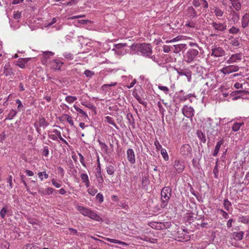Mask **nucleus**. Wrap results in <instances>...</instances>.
I'll use <instances>...</instances> for the list:
<instances>
[{
	"label": "nucleus",
	"mask_w": 249,
	"mask_h": 249,
	"mask_svg": "<svg viewBox=\"0 0 249 249\" xmlns=\"http://www.w3.org/2000/svg\"><path fill=\"white\" fill-rule=\"evenodd\" d=\"M76 209L82 215L89 217V218L96 221H102V218L96 213V212L91 209L82 206H77Z\"/></svg>",
	"instance_id": "1"
},
{
	"label": "nucleus",
	"mask_w": 249,
	"mask_h": 249,
	"mask_svg": "<svg viewBox=\"0 0 249 249\" xmlns=\"http://www.w3.org/2000/svg\"><path fill=\"white\" fill-rule=\"evenodd\" d=\"M135 49L139 54L146 57H150L152 54V48L149 44H137L135 46Z\"/></svg>",
	"instance_id": "2"
},
{
	"label": "nucleus",
	"mask_w": 249,
	"mask_h": 249,
	"mask_svg": "<svg viewBox=\"0 0 249 249\" xmlns=\"http://www.w3.org/2000/svg\"><path fill=\"white\" fill-rule=\"evenodd\" d=\"M219 124V122L216 120H212L209 118L207 120L205 126L204 127V129L212 135L213 132L217 130V126Z\"/></svg>",
	"instance_id": "3"
},
{
	"label": "nucleus",
	"mask_w": 249,
	"mask_h": 249,
	"mask_svg": "<svg viewBox=\"0 0 249 249\" xmlns=\"http://www.w3.org/2000/svg\"><path fill=\"white\" fill-rule=\"evenodd\" d=\"M171 196V189L170 187H165L162 189L161 191V208H164L167 206Z\"/></svg>",
	"instance_id": "4"
},
{
	"label": "nucleus",
	"mask_w": 249,
	"mask_h": 249,
	"mask_svg": "<svg viewBox=\"0 0 249 249\" xmlns=\"http://www.w3.org/2000/svg\"><path fill=\"white\" fill-rule=\"evenodd\" d=\"M199 52L197 50L191 49L188 50L184 55V60L187 63H192L196 59Z\"/></svg>",
	"instance_id": "5"
},
{
	"label": "nucleus",
	"mask_w": 249,
	"mask_h": 249,
	"mask_svg": "<svg viewBox=\"0 0 249 249\" xmlns=\"http://www.w3.org/2000/svg\"><path fill=\"white\" fill-rule=\"evenodd\" d=\"M49 138L56 142H59L58 139L64 143L68 145V142L61 136V132L57 129L52 130L48 135Z\"/></svg>",
	"instance_id": "6"
},
{
	"label": "nucleus",
	"mask_w": 249,
	"mask_h": 249,
	"mask_svg": "<svg viewBox=\"0 0 249 249\" xmlns=\"http://www.w3.org/2000/svg\"><path fill=\"white\" fill-rule=\"evenodd\" d=\"M151 228L156 230H164L169 228L171 226L170 222H152L150 223Z\"/></svg>",
	"instance_id": "7"
},
{
	"label": "nucleus",
	"mask_w": 249,
	"mask_h": 249,
	"mask_svg": "<svg viewBox=\"0 0 249 249\" xmlns=\"http://www.w3.org/2000/svg\"><path fill=\"white\" fill-rule=\"evenodd\" d=\"M239 70V67L237 65H229L224 67L220 70V71L224 75H228L231 73L236 72Z\"/></svg>",
	"instance_id": "8"
},
{
	"label": "nucleus",
	"mask_w": 249,
	"mask_h": 249,
	"mask_svg": "<svg viewBox=\"0 0 249 249\" xmlns=\"http://www.w3.org/2000/svg\"><path fill=\"white\" fill-rule=\"evenodd\" d=\"M126 44L124 43H120L115 44L112 51L118 55H123L126 53V50L124 49Z\"/></svg>",
	"instance_id": "9"
},
{
	"label": "nucleus",
	"mask_w": 249,
	"mask_h": 249,
	"mask_svg": "<svg viewBox=\"0 0 249 249\" xmlns=\"http://www.w3.org/2000/svg\"><path fill=\"white\" fill-rule=\"evenodd\" d=\"M183 115L187 118L193 117L195 113L194 108L191 106H184L182 109Z\"/></svg>",
	"instance_id": "10"
},
{
	"label": "nucleus",
	"mask_w": 249,
	"mask_h": 249,
	"mask_svg": "<svg viewBox=\"0 0 249 249\" xmlns=\"http://www.w3.org/2000/svg\"><path fill=\"white\" fill-rule=\"evenodd\" d=\"M242 58V54L241 53H237L232 54L227 60L226 63L228 64L237 63L240 61Z\"/></svg>",
	"instance_id": "11"
},
{
	"label": "nucleus",
	"mask_w": 249,
	"mask_h": 249,
	"mask_svg": "<svg viewBox=\"0 0 249 249\" xmlns=\"http://www.w3.org/2000/svg\"><path fill=\"white\" fill-rule=\"evenodd\" d=\"M225 53L224 50L220 47H215L212 49V55L218 57L222 56Z\"/></svg>",
	"instance_id": "12"
},
{
	"label": "nucleus",
	"mask_w": 249,
	"mask_h": 249,
	"mask_svg": "<svg viewBox=\"0 0 249 249\" xmlns=\"http://www.w3.org/2000/svg\"><path fill=\"white\" fill-rule=\"evenodd\" d=\"M212 26L215 30L218 31L223 32L227 29V25L224 23H217L213 22Z\"/></svg>",
	"instance_id": "13"
},
{
	"label": "nucleus",
	"mask_w": 249,
	"mask_h": 249,
	"mask_svg": "<svg viewBox=\"0 0 249 249\" xmlns=\"http://www.w3.org/2000/svg\"><path fill=\"white\" fill-rule=\"evenodd\" d=\"M191 152L192 148L189 144H184L181 147L180 153L182 156H188Z\"/></svg>",
	"instance_id": "14"
},
{
	"label": "nucleus",
	"mask_w": 249,
	"mask_h": 249,
	"mask_svg": "<svg viewBox=\"0 0 249 249\" xmlns=\"http://www.w3.org/2000/svg\"><path fill=\"white\" fill-rule=\"evenodd\" d=\"M55 191L54 189L51 187L47 188H40L38 190V193L42 196L50 195L53 193Z\"/></svg>",
	"instance_id": "15"
},
{
	"label": "nucleus",
	"mask_w": 249,
	"mask_h": 249,
	"mask_svg": "<svg viewBox=\"0 0 249 249\" xmlns=\"http://www.w3.org/2000/svg\"><path fill=\"white\" fill-rule=\"evenodd\" d=\"M249 26V13H245L241 19V26L245 28Z\"/></svg>",
	"instance_id": "16"
},
{
	"label": "nucleus",
	"mask_w": 249,
	"mask_h": 249,
	"mask_svg": "<svg viewBox=\"0 0 249 249\" xmlns=\"http://www.w3.org/2000/svg\"><path fill=\"white\" fill-rule=\"evenodd\" d=\"M30 59V58H20L16 62V65L21 69H24L25 68L26 64Z\"/></svg>",
	"instance_id": "17"
},
{
	"label": "nucleus",
	"mask_w": 249,
	"mask_h": 249,
	"mask_svg": "<svg viewBox=\"0 0 249 249\" xmlns=\"http://www.w3.org/2000/svg\"><path fill=\"white\" fill-rule=\"evenodd\" d=\"M178 73L180 76H185L188 82H191L192 78V72L188 70H179L178 71Z\"/></svg>",
	"instance_id": "18"
},
{
	"label": "nucleus",
	"mask_w": 249,
	"mask_h": 249,
	"mask_svg": "<svg viewBox=\"0 0 249 249\" xmlns=\"http://www.w3.org/2000/svg\"><path fill=\"white\" fill-rule=\"evenodd\" d=\"M186 15L187 17L193 18L196 17L197 14L195 9L192 6H190L187 8Z\"/></svg>",
	"instance_id": "19"
},
{
	"label": "nucleus",
	"mask_w": 249,
	"mask_h": 249,
	"mask_svg": "<svg viewBox=\"0 0 249 249\" xmlns=\"http://www.w3.org/2000/svg\"><path fill=\"white\" fill-rule=\"evenodd\" d=\"M174 53H178L181 51L186 49V45L185 44H180L174 45L172 47Z\"/></svg>",
	"instance_id": "20"
},
{
	"label": "nucleus",
	"mask_w": 249,
	"mask_h": 249,
	"mask_svg": "<svg viewBox=\"0 0 249 249\" xmlns=\"http://www.w3.org/2000/svg\"><path fill=\"white\" fill-rule=\"evenodd\" d=\"M4 73L6 76H10L13 74V70L9 63H6L4 66Z\"/></svg>",
	"instance_id": "21"
},
{
	"label": "nucleus",
	"mask_w": 249,
	"mask_h": 249,
	"mask_svg": "<svg viewBox=\"0 0 249 249\" xmlns=\"http://www.w3.org/2000/svg\"><path fill=\"white\" fill-rule=\"evenodd\" d=\"M63 62L58 60H54L51 62V67L54 70H60L63 65Z\"/></svg>",
	"instance_id": "22"
},
{
	"label": "nucleus",
	"mask_w": 249,
	"mask_h": 249,
	"mask_svg": "<svg viewBox=\"0 0 249 249\" xmlns=\"http://www.w3.org/2000/svg\"><path fill=\"white\" fill-rule=\"evenodd\" d=\"M244 234V232L243 231L234 232L232 234V237L234 239L240 241L242 239Z\"/></svg>",
	"instance_id": "23"
},
{
	"label": "nucleus",
	"mask_w": 249,
	"mask_h": 249,
	"mask_svg": "<svg viewBox=\"0 0 249 249\" xmlns=\"http://www.w3.org/2000/svg\"><path fill=\"white\" fill-rule=\"evenodd\" d=\"M232 6L236 11H238L241 9V4L239 0H229Z\"/></svg>",
	"instance_id": "24"
},
{
	"label": "nucleus",
	"mask_w": 249,
	"mask_h": 249,
	"mask_svg": "<svg viewBox=\"0 0 249 249\" xmlns=\"http://www.w3.org/2000/svg\"><path fill=\"white\" fill-rule=\"evenodd\" d=\"M97 142H99L101 151L103 153L106 154L107 153L108 146L103 142L101 140L98 139Z\"/></svg>",
	"instance_id": "25"
},
{
	"label": "nucleus",
	"mask_w": 249,
	"mask_h": 249,
	"mask_svg": "<svg viewBox=\"0 0 249 249\" xmlns=\"http://www.w3.org/2000/svg\"><path fill=\"white\" fill-rule=\"evenodd\" d=\"M174 167L176 168L177 171L178 173L182 172L184 167L182 162L178 160L175 161Z\"/></svg>",
	"instance_id": "26"
},
{
	"label": "nucleus",
	"mask_w": 249,
	"mask_h": 249,
	"mask_svg": "<svg viewBox=\"0 0 249 249\" xmlns=\"http://www.w3.org/2000/svg\"><path fill=\"white\" fill-rule=\"evenodd\" d=\"M223 143L224 140L222 139L220 140L217 142L215 149L213 153V156H216L217 155L221 146L223 144Z\"/></svg>",
	"instance_id": "27"
},
{
	"label": "nucleus",
	"mask_w": 249,
	"mask_h": 249,
	"mask_svg": "<svg viewBox=\"0 0 249 249\" xmlns=\"http://www.w3.org/2000/svg\"><path fill=\"white\" fill-rule=\"evenodd\" d=\"M80 177L83 182L85 184L86 187H89V181L87 174L85 173H82L81 174Z\"/></svg>",
	"instance_id": "28"
},
{
	"label": "nucleus",
	"mask_w": 249,
	"mask_h": 249,
	"mask_svg": "<svg viewBox=\"0 0 249 249\" xmlns=\"http://www.w3.org/2000/svg\"><path fill=\"white\" fill-rule=\"evenodd\" d=\"M231 15L232 16L231 20L234 23L237 22L239 19V14L234 11H232Z\"/></svg>",
	"instance_id": "29"
},
{
	"label": "nucleus",
	"mask_w": 249,
	"mask_h": 249,
	"mask_svg": "<svg viewBox=\"0 0 249 249\" xmlns=\"http://www.w3.org/2000/svg\"><path fill=\"white\" fill-rule=\"evenodd\" d=\"M62 117L64 120L67 121L71 126H73L74 125L72 117L71 116L67 114H64L62 115Z\"/></svg>",
	"instance_id": "30"
},
{
	"label": "nucleus",
	"mask_w": 249,
	"mask_h": 249,
	"mask_svg": "<svg viewBox=\"0 0 249 249\" xmlns=\"http://www.w3.org/2000/svg\"><path fill=\"white\" fill-rule=\"evenodd\" d=\"M213 13L217 18L222 17L224 14V12L217 7L213 8Z\"/></svg>",
	"instance_id": "31"
},
{
	"label": "nucleus",
	"mask_w": 249,
	"mask_h": 249,
	"mask_svg": "<svg viewBox=\"0 0 249 249\" xmlns=\"http://www.w3.org/2000/svg\"><path fill=\"white\" fill-rule=\"evenodd\" d=\"M233 38L231 41L230 44L234 47H239L240 41L238 38H233L232 36H231L229 39Z\"/></svg>",
	"instance_id": "32"
},
{
	"label": "nucleus",
	"mask_w": 249,
	"mask_h": 249,
	"mask_svg": "<svg viewBox=\"0 0 249 249\" xmlns=\"http://www.w3.org/2000/svg\"><path fill=\"white\" fill-rule=\"evenodd\" d=\"M73 107L77 112H78L80 114H81L82 116L83 117H84L85 119L88 118L87 114L82 109H81L76 105H74Z\"/></svg>",
	"instance_id": "33"
},
{
	"label": "nucleus",
	"mask_w": 249,
	"mask_h": 249,
	"mask_svg": "<svg viewBox=\"0 0 249 249\" xmlns=\"http://www.w3.org/2000/svg\"><path fill=\"white\" fill-rule=\"evenodd\" d=\"M196 134L197 137L201 142L203 143H205L206 142V140L205 135L201 131H197Z\"/></svg>",
	"instance_id": "34"
},
{
	"label": "nucleus",
	"mask_w": 249,
	"mask_h": 249,
	"mask_svg": "<svg viewBox=\"0 0 249 249\" xmlns=\"http://www.w3.org/2000/svg\"><path fill=\"white\" fill-rule=\"evenodd\" d=\"M244 124L243 122L242 123H235L232 126V130L234 132H236L240 129L241 126Z\"/></svg>",
	"instance_id": "35"
},
{
	"label": "nucleus",
	"mask_w": 249,
	"mask_h": 249,
	"mask_svg": "<svg viewBox=\"0 0 249 249\" xmlns=\"http://www.w3.org/2000/svg\"><path fill=\"white\" fill-rule=\"evenodd\" d=\"M117 85L116 82H111L109 84H104L102 86V89L103 90L107 91L109 88L111 87L115 86Z\"/></svg>",
	"instance_id": "36"
},
{
	"label": "nucleus",
	"mask_w": 249,
	"mask_h": 249,
	"mask_svg": "<svg viewBox=\"0 0 249 249\" xmlns=\"http://www.w3.org/2000/svg\"><path fill=\"white\" fill-rule=\"evenodd\" d=\"M10 244L5 240H2L0 242V249H9Z\"/></svg>",
	"instance_id": "37"
},
{
	"label": "nucleus",
	"mask_w": 249,
	"mask_h": 249,
	"mask_svg": "<svg viewBox=\"0 0 249 249\" xmlns=\"http://www.w3.org/2000/svg\"><path fill=\"white\" fill-rule=\"evenodd\" d=\"M17 114V111L14 109H12L10 111L9 113L6 117V119L11 120Z\"/></svg>",
	"instance_id": "38"
},
{
	"label": "nucleus",
	"mask_w": 249,
	"mask_h": 249,
	"mask_svg": "<svg viewBox=\"0 0 249 249\" xmlns=\"http://www.w3.org/2000/svg\"><path fill=\"white\" fill-rule=\"evenodd\" d=\"M228 32L231 34H237L240 32V29L235 26H232L229 29Z\"/></svg>",
	"instance_id": "39"
},
{
	"label": "nucleus",
	"mask_w": 249,
	"mask_h": 249,
	"mask_svg": "<svg viewBox=\"0 0 249 249\" xmlns=\"http://www.w3.org/2000/svg\"><path fill=\"white\" fill-rule=\"evenodd\" d=\"M77 99V98L76 96H67L65 98V101L69 104L73 103Z\"/></svg>",
	"instance_id": "40"
},
{
	"label": "nucleus",
	"mask_w": 249,
	"mask_h": 249,
	"mask_svg": "<svg viewBox=\"0 0 249 249\" xmlns=\"http://www.w3.org/2000/svg\"><path fill=\"white\" fill-rule=\"evenodd\" d=\"M195 96L192 94H188L186 96H184L181 99L182 101H185L187 100H189L190 102H192L193 101V98H195Z\"/></svg>",
	"instance_id": "41"
},
{
	"label": "nucleus",
	"mask_w": 249,
	"mask_h": 249,
	"mask_svg": "<svg viewBox=\"0 0 249 249\" xmlns=\"http://www.w3.org/2000/svg\"><path fill=\"white\" fill-rule=\"evenodd\" d=\"M8 212L7 206H4L0 211V216L1 218H4Z\"/></svg>",
	"instance_id": "42"
},
{
	"label": "nucleus",
	"mask_w": 249,
	"mask_h": 249,
	"mask_svg": "<svg viewBox=\"0 0 249 249\" xmlns=\"http://www.w3.org/2000/svg\"><path fill=\"white\" fill-rule=\"evenodd\" d=\"M224 207L225 209L228 212L230 211V209L231 208V203L228 200V199H225L224 201Z\"/></svg>",
	"instance_id": "43"
},
{
	"label": "nucleus",
	"mask_w": 249,
	"mask_h": 249,
	"mask_svg": "<svg viewBox=\"0 0 249 249\" xmlns=\"http://www.w3.org/2000/svg\"><path fill=\"white\" fill-rule=\"evenodd\" d=\"M96 178L98 181V182L99 183H102L104 180H103V178H102V175H101V171L100 170H99V171L98 170L96 173Z\"/></svg>",
	"instance_id": "44"
},
{
	"label": "nucleus",
	"mask_w": 249,
	"mask_h": 249,
	"mask_svg": "<svg viewBox=\"0 0 249 249\" xmlns=\"http://www.w3.org/2000/svg\"><path fill=\"white\" fill-rule=\"evenodd\" d=\"M105 121L106 122L108 123V124L113 125L115 127H116V128L117 127L116 124L114 122V120L113 119V118H111L110 117H109V116L106 117H105Z\"/></svg>",
	"instance_id": "45"
},
{
	"label": "nucleus",
	"mask_w": 249,
	"mask_h": 249,
	"mask_svg": "<svg viewBox=\"0 0 249 249\" xmlns=\"http://www.w3.org/2000/svg\"><path fill=\"white\" fill-rule=\"evenodd\" d=\"M182 39H183V36H178L170 40H167L166 41V43L175 42H177V41H178L179 40H182Z\"/></svg>",
	"instance_id": "46"
},
{
	"label": "nucleus",
	"mask_w": 249,
	"mask_h": 249,
	"mask_svg": "<svg viewBox=\"0 0 249 249\" xmlns=\"http://www.w3.org/2000/svg\"><path fill=\"white\" fill-rule=\"evenodd\" d=\"M38 175L41 180H43V178L46 179L48 178V175L45 172H39Z\"/></svg>",
	"instance_id": "47"
},
{
	"label": "nucleus",
	"mask_w": 249,
	"mask_h": 249,
	"mask_svg": "<svg viewBox=\"0 0 249 249\" xmlns=\"http://www.w3.org/2000/svg\"><path fill=\"white\" fill-rule=\"evenodd\" d=\"M24 249H40L37 246L33 244H27L24 247Z\"/></svg>",
	"instance_id": "48"
},
{
	"label": "nucleus",
	"mask_w": 249,
	"mask_h": 249,
	"mask_svg": "<svg viewBox=\"0 0 249 249\" xmlns=\"http://www.w3.org/2000/svg\"><path fill=\"white\" fill-rule=\"evenodd\" d=\"M158 88L159 89L163 91L165 93L167 94L169 91V89L167 87L159 85Z\"/></svg>",
	"instance_id": "49"
},
{
	"label": "nucleus",
	"mask_w": 249,
	"mask_h": 249,
	"mask_svg": "<svg viewBox=\"0 0 249 249\" xmlns=\"http://www.w3.org/2000/svg\"><path fill=\"white\" fill-rule=\"evenodd\" d=\"M196 25V22L193 21H188L185 24V26L190 28H195Z\"/></svg>",
	"instance_id": "50"
},
{
	"label": "nucleus",
	"mask_w": 249,
	"mask_h": 249,
	"mask_svg": "<svg viewBox=\"0 0 249 249\" xmlns=\"http://www.w3.org/2000/svg\"><path fill=\"white\" fill-rule=\"evenodd\" d=\"M97 192V189L93 187L89 188L88 190V192L92 196H94Z\"/></svg>",
	"instance_id": "51"
},
{
	"label": "nucleus",
	"mask_w": 249,
	"mask_h": 249,
	"mask_svg": "<svg viewBox=\"0 0 249 249\" xmlns=\"http://www.w3.org/2000/svg\"><path fill=\"white\" fill-rule=\"evenodd\" d=\"M173 46H168V45H164L163 47V50L164 53H168L171 51H173Z\"/></svg>",
	"instance_id": "52"
},
{
	"label": "nucleus",
	"mask_w": 249,
	"mask_h": 249,
	"mask_svg": "<svg viewBox=\"0 0 249 249\" xmlns=\"http://www.w3.org/2000/svg\"><path fill=\"white\" fill-rule=\"evenodd\" d=\"M53 55V53L52 52H45L43 53V57L47 59L49 58L51 56H52Z\"/></svg>",
	"instance_id": "53"
},
{
	"label": "nucleus",
	"mask_w": 249,
	"mask_h": 249,
	"mask_svg": "<svg viewBox=\"0 0 249 249\" xmlns=\"http://www.w3.org/2000/svg\"><path fill=\"white\" fill-rule=\"evenodd\" d=\"M84 74L88 77H91L94 74V72L91 71L86 70L84 71Z\"/></svg>",
	"instance_id": "54"
},
{
	"label": "nucleus",
	"mask_w": 249,
	"mask_h": 249,
	"mask_svg": "<svg viewBox=\"0 0 249 249\" xmlns=\"http://www.w3.org/2000/svg\"><path fill=\"white\" fill-rule=\"evenodd\" d=\"M107 173L108 174H109L110 175H113L114 173V170L113 167L112 166H109L107 167Z\"/></svg>",
	"instance_id": "55"
},
{
	"label": "nucleus",
	"mask_w": 249,
	"mask_h": 249,
	"mask_svg": "<svg viewBox=\"0 0 249 249\" xmlns=\"http://www.w3.org/2000/svg\"><path fill=\"white\" fill-rule=\"evenodd\" d=\"M16 103L18 105L17 108L18 111H20L23 108V106L21 102V101L19 99H17L16 101Z\"/></svg>",
	"instance_id": "56"
},
{
	"label": "nucleus",
	"mask_w": 249,
	"mask_h": 249,
	"mask_svg": "<svg viewBox=\"0 0 249 249\" xmlns=\"http://www.w3.org/2000/svg\"><path fill=\"white\" fill-rule=\"evenodd\" d=\"M96 199L98 200L100 203H102L104 201V197L102 194L98 193L96 196Z\"/></svg>",
	"instance_id": "57"
},
{
	"label": "nucleus",
	"mask_w": 249,
	"mask_h": 249,
	"mask_svg": "<svg viewBox=\"0 0 249 249\" xmlns=\"http://www.w3.org/2000/svg\"><path fill=\"white\" fill-rule=\"evenodd\" d=\"M218 211L219 212L220 214H222V216L224 218L227 219L229 218V215H228V213H226V212L224 211L222 209H219L218 210Z\"/></svg>",
	"instance_id": "58"
},
{
	"label": "nucleus",
	"mask_w": 249,
	"mask_h": 249,
	"mask_svg": "<svg viewBox=\"0 0 249 249\" xmlns=\"http://www.w3.org/2000/svg\"><path fill=\"white\" fill-rule=\"evenodd\" d=\"M52 184L56 188H60L61 186V184L58 182H57L54 179H53L52 180Z\"/></svg>",
	"instance_id": "59"
},
{
	"label": "nucleus",
	"mask_w": 249,
	"mask_h": 249,
	"mask_svg": "<svg viewBox=\"0 0 249 249\" xmlns=\"http://www.w3.org/2000/svg\"><path fill=\"white\" fill-rule=\"evenodd\" d=\"M201 0H194L193 4L196 7H197L201 5Z\"/></svg>",
	"instance_id": "60"
},
{
	"label": "nucleus",
	"mask_w": 249,
	"mask_h": 249,
	"mask_svg": "<svg viewBox=\"0 0 249 249\" xmlns=\"http://www.w3.org/2000/svg\"><path fill=\"white\" fill-rule=\"evenodd\" d=\"M81 104L82 105L85 106L86 107H87L89 109H92L94 107L92 104L90 103H86L85 102H84V103H82Z\"/></svg>",
	"instance_id": "61"
},
{
	"label": "nucleus",
	"mask_w": 249,
	"mask_h": 249,
	"mask_svg": "<svg viewBox=\"0 0 249 249\" xmlns=\"http://www.w3.org/2000/svg\"><path fill=\"white\" fill-rule=\"evenodd\" d=\"M239 220L243 223L247 224V216H241L239 217Z\"/></svg>",
	"instance_id": "62"
},
{
	"label": "nucleus",
	"mask_w": 249,
	"mask_h": 249,
	"mask_svg": "<svg viewBox=\"0 0 249 249\" xmlns=\"http://www.w3.org/2000/svg\"><path fill=\"white\" fill-rule=\"evenodd\" d=\"M201 4L202 5L203 7L204 8H208V3L206 1V0H201Z\"/></svg>",
	"instance_id": "63"
},
{
	"label": "nucleus",
	"mask_w": 249,
	"mask_h": 249,
	"mask_svg": "<svg viewBox=\"0 0 249 249\" xmlns=\"http://www.w3.org/2000/svg\"><path fill=\"white\" fill-rule=\"evenodd\" d=\"M105 240L106 241H108V242H111V243L118 244V240H116V239H112V238H106Z\"/></svg>",
	"instance_id": "64"
}]
</instances>
